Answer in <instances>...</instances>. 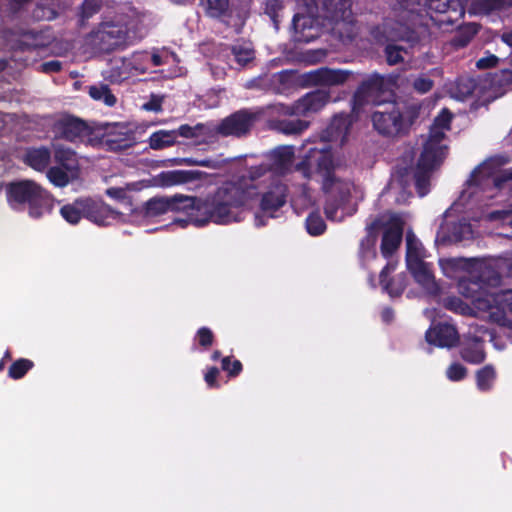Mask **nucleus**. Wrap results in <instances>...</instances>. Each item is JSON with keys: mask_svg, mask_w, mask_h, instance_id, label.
I'll use <instances>...</instances> for the list:
<instances>
[{"mask_svg": "<svg viewBox=\"0 0 512 512\" xmlns=\"http://www.w3.org/2000/svg\"><path fill=\"white\" fill-rule=\"evenodd\" d=\"M254 194L253 189L244 188L238 182H225L204 201L181 194L151 198L144 205V214L155 217L168 211H183L188 213L196 226H203L210 221L228 224L243 219L244 210Z\"/></svg>", "mask_w": 512, "mask_h": 512, "instance_id": "nucleus-1", "label": "nucleus"}, {"mask_svg": "<svg viewBox=\"0 0 512 512\" xmlns=\"http://www.w3.org/2000/svg\"><path fill=\"white\" fill-rule=\"evenodd\" d=\"M502 261H475L471 267L479 272L477 280L461 279L458 283L459 293L471 299L476 308L488 313L491 321L500 325H512V290L490 292L485 284L496 285L499 282L500 273L495 268L504 266Z\"/></svg>", "mask_w": 512, "mask_h": 512, "instance_id": "nucleus-2", "label": "nucleus"}, {"mask_svg": "<svg viewBox=\"0 0 512 512\" xmlns=\"http://www.w3.org/2000/svg\"><path fill=\"white\" fill-rule=\"evenodd\" d=\"M339 166L333 158L331 150L323 146L310 148L297 169L308 179L316 178L321 182L322 189L328 195L325 206L326 217L332 221L344 219L342 205L346 202L354 185L349 180H343L335 176L334 170Z\"/></svg>", "mask_w": 512, "mask_h": 512, "instance_id": "nucleus-3", "label": "nucleus"}, {"mask_svg": "<svg viewBox=\"0 0 512 512\" xmlns=\"http://www.w3.org/2000/svg\"><path fill=\"white\" fill-rule=\"evenodd\" d=\"M451 120L452 114L447 109H443L434 119L423 144V151L415 175V185L421 197L429 191L428 172L439 165L447 155V145L444 143V138L446 132L450 130Z\"/></svg>", "mask_w": 512, "mask_h": 512, "instance_id": "nucleus-4", "label": "nucleus"}, {"mask_svg": "<svg viewBox=\"0 0 512 512\" xmlns=\"http://www.w3.org/2000/svg\"><path fill=\"white\" fill-rule=\"evenodd\" d=\"M505 163L506 159L500 156L491 157L481 163L467 181L463 197L470 198L483 192L487 198H492L494 190L502 188L505 183L512 180V169L500 171V167Z\"/></svg>", "mask_w": 512, "mask_h": 512, "instance_id": "nucleus-5", "label": "nucleus"}, {"mask_svg": "<svg viewBox=\"0 0 512 512\" xmlns=\"http://www.w3.org/2000/svg\"><path fill=\"white\" fill-rule=\"evenodd\" d=\"M417 115L415 106L391 103L373 113L372 123L378 133L394 137L407 133Z\"/></svg>", "mask_w": 512, "mask_h": 512, "instance_id": "nucleus-6", "label": "nucleus"}, {"mask_svg": "<svg viewBox=\"0 0 512 512\" xmlns=\"http://www.w3.org/2000/svg\"><path fill=\"white\" fill-rule=\"evenodd\" d=\"M6 195L8 203L14 209L28 204L29 214L33 218L41 217L48 210V194L32 180H21L8 184Z\"/></svg>", "mask_w": 512, "mask_h": 512, "instance_id": "nucleus-7", "label": "nucleus"}, {"mask_svg": "<svg viewBox=\"0 0 512 512\" xmlns=\"http://www.w3.org/2000/svg\"><path fill=\"white\" fill-rule=\"evenodd\" d=\"M419 3L416 0H399L375 31L376 38L386 40L403 39L408 35L409 23L416 16Z\"/></svg>", "mask_w": 512, "mask_h": 512, "instance_id": "nucleus-8", "label": "nucleus"}, {"mask_svg": "<svg viewBox=\"0 0 512 512\" xmlns=\"http://www.w3.org/2000/svg\"><path fill=\"white\" fill-rule=\"evenodd\" d=\"M147 57L145 53H136L131 57H114L109 61L103 76L113 84H120L131 77L144 74L147 71L144 65Z\"/></svg>", "mask_w": 512, "mask_h": 512, "instance_id": "nucleus-9", "label": "nucleus"}, {"mask_svg": "<svg viewBox=\"0 0 512 512\" xmlns=\"http://www.w3.org/2000/svg\"><path fill=\"white\" fill-rule=\"evenodd\" d=\"M425 6L430 14L446 15L444 18L435 20L439 26L444 24L453 25L458 19L462 18L466 7V0H426ZM431 19L434 20L433 15Z\"/></svg>", "mask_w": 512, "mask_h": 512, "instance_id": "nucleus-10", "label": "nucleus"}, {"mask_svg": "<svg viewBox=\"0 0 512 512\" xmlns=\"http://www.w3.org/2000/svg\"><path fill=\"white\" fill-rule=\"evenodd\" d=\"M257 116L247 110H240L223 119L216 128L222 136L240 137L247 134Z\"/></svg>", "mask_w": 512, "mask_h": 512, "instance_id": "nucleus-11", "label": "nucleus"}, {"mask_svg": "<svg viewBox=\"0 0 512 512\" xmlns=\"http://www.w3.org/2000/svg\"><path fill=\"white\" fill-rule=\"evenodd\" d=\"M405 83L406 79L398 74H390L388 76L375 74L361 85L354 98L357 102L362 103L363 101H368V99L365 98L366 94L392 90L394 88L398 89L403 87Z\"/></svg>", "mask_w": 512, "mask_h": 512, "instance_id": "nucleus-12", "label": "nucleus"}, {"mask_svg": "<svg viewBox=\"0 0 512 512\" xmlns=\"http://www.w3.org/2000/svg\"><path fill=\"white\" fill-rule=\"evenodd\" d=\"M330 98V93L324 90L307 93L293 105L286 107L284 113L296 116H306L311 113H316L327 105Z\"/></svg>", "mask_w": 512, "mask_h": 512, "instance_id": "nucleus-13", "label": "nucleus"}, {"mask_svg": "<svg viewBox=\"0 0 512 512\" xmlns=\"http://www.w3.org/2000/svg\"><path fill=\"white\" fill-rule=\"evenodd\" d=\"M353 123L354 120L351 115L345 113L336 114L321 133V139L325 142L336 143L342 147L349 140Z\"/></svg>", "mask_w": 512, "mask_h": 512, "instance_id": "nucleus-14", "label": "nucleus"}, {"mask_svg": "<svg viewBox=\"0 0 512 512\" xmlns=\"http://www.w3.org/2000/svg\"><path fill=\"white\" fill-rule=\"evenodd\" d=\"M353 77L349 70L319 68L308 72L305 75V81L314 86H340L348 82Z\"/></svg>", "mask_w": 512, "mask_h": 512, "instance_id": "nucleus-15", "label": "nucleus"}, {"mask_svg": "<svg viewBox=\"0 0 512 512\" xmlns=\"http://www.w3.org/2000/svg\"><path fill=\"white\" fill-rule=\"evenodd\" d=\"M55 133L58 137L69 141L79 139L81 141L92 142L91 129L86 123L73 117L60 119L55 125Z\"/></svg>", "mask_w": 512, "mask_h": 512, "instance_id": "nucleus-16", "label": "nucleus"}, {"mask_svg": "<svg viewBox=\"0 0 512 512\" xmlns=\"http://www.w3.org/2000/svg\"><path fill=\"white\" fill-rule=\"evenodd\" d=\"M127 31L118 24H103L96 33L100 49L110 51L127 43Z\"/></svg>", "mask_w": 512, "mask_h": 512, "instance_id": "nucleus-17", "label": "nucleus"}, {"mask_svg": "<svg viewBox=\"0 0 512 512\" xmlns=\"http://www.w3.org/2000/svg\"><path fill=\"white\" fill-rule=\"evenodd\" d=\"M403 225L402 216L396 214L390 216L381 243V253L384 257H389L398 249L402 241Z\"/></svg>", "mask_w": 512, "mask_h": 512, "instance_id": "nucleus-18", "label": "nucleus"}, {"mask_svg": "<svg viewBox=\"0 0 512 512\" xmlns=\"http://www.w3.org/2000/svg\"><path fill=\"white\" fill-rule=\"evenodd\" d=\"M122 214L114 210L103 201L86 198L85 218L97 225H109L112 221L120 219Z\"/></svg>", "mask_w": 512, "mask_h": 512, "instance_id": "nucleus-19", "label": "nucleus"}, {"mask_svg": "<svg viewBox=\"0 0 512 512\" xmlns=\"http://www.w3.org/2000/svg\"><path fill=\"white\" fill-rule=\"evenodd\" d=\"M292 84V74L288 71H282L272 75L264 74L250 81L248 88H260L273 91L277 94L284 93Z\"/></svg>", "mask_w": 512, "mask_h": 512, "instance_id": "nucleus-20", "label": "nucleus"}, {"mask_svg": "<svg viewBox=\"0 0 512 512\" xmlns=\"http://www.w3.org/2000/svg\"><path fill=\"white\" fill-rule=\"evenodd\" d=\"M302 4L307 7L306 14L297 13L293 17V27L297 33L296 39L298 41L309 42L317 37V33L311 32V30L314 29L313 17L316 15L317 11L308 1L301 2V0H299V5Z\"/></svg>", "mask_w": 512, "mask_h": 512, "instance_id": "nucleus-21", "label": "nucleus"}, {"mask_svg": "<svg viewBox=\"0 0 512 512\" xmlns=\"http://www.w3.org/2000/svg\"><path fill=\"white\" fill-rule=\"evenodd\" d=\"M408 271L413 276L415 282L419 284L427 293L436 294L439 287L436 283L431 265L424 260L412 262L406 265Z\"/></svg>", "mask_w": 512, "mask_h": 512, "instance_id": "nucleus-22", "label": "nucleus"}, {"mask_svg": "<svg viewBox=\"0 0 512 512\" xmlns=\"http://www.w3.org/2000/svg\"><path fill=\"white\" fill-rule=\"evenodd\" d=\"M426 340L429 344L438 347L450 348L459 341L458 332L454 326L449 324H438L426 332Z\"/></svg>", "mask_w": 512, "mask_h": 512, "instance_id": "nucleus-23", "label": "nucleus"}, {"mask_svg": "<svg viewBox=\"0 0 512 512\" xmlns=\"http://www.w3.org/2000/svg\"><path fill=\"white\" fill-rule=\"evenodd\" d=\"M470 14L489 15L502 12L512 7V0H466Z\"/></svg>", "mask_w": 512, "mask_h": 512, "instance_id": "nucleus-24", "label": "nucleus"}, {"mask_svg": "<svg viewBox=\"0 0 512 512\" xmlns=\"http://www.w3.org/2000/svg\"><path fill=\"white\" fill-rule=\"evenodd\" d=\"M286 201V187L283 184L274 185L261 200V211L264 215L273 217V213L282 207Z\"/></svg>", "mask_w": 512, "mask_h": 512, "instance_id": "nucleus-25", "label": "nucleus"}, {"mask_svg": "<svg viewBox=\"0 0 512 512\" xmlns=\"http://www.w3.org/2000/svg\"><path fill=\"white\" fill-rule=\"evenodd\" d=\"M206 173L199 170H172L159 175L162 186L186 184L202 179Z\"/></svg>", "mask_w": 512, "mask_h": 512, "instance_id": "nucleus-26", "label": "nucleus"}, {"mask_svg": "<svg viewBox=\"0 0 512 512\" xmlns=\"http://www.w3.org/2000/svg\"><path fill=\"white\" fill-rule=\"evenodd\" d=\"M410 185V176L407 171L394 173L387 185L386 192L395 197L396 202L406 203L410 197L407 187Z\"/></svg>", "mask_w": 512, "mask_h": 512, "instance_id": "nucleus-27", "label": "nucleus"}, {"mask_svg": "<svg viewBox=\"0 0 512 512\" xmlns=\"http://www.w3.org/2000/svg\"><path fill=\"white\" fill-rule=\"evenodd\" d=\"M395 269L394 264H387L380 274V283L382 284L383 288L391 295V296H398L400 295L407 283V277L405 274H399L395 278H393L390 282H386V276Z\"/></svg>", "mask_w": 512, "mask_h": 512, "instance_id": "nucleus-28", "label": "nucleus"}, {"mask_svg": "<svg viewBox=\"0 0 512 512\" xmlns=\"http://www.w3.org/2000/svg\"><path fill=\"white\" fill-rule=\"evenodd\" d=\"M139 190L136 183L127 184L125 187H110L106 190V195L110 198L122 203L129 211L134 213L133 197L129 194L131 191Z\"/></svg>", "mask_w": 512, "mask_h": 512, "instance_id": "nucleus-29", "label": "nucleus"}, {"mask_svg": "<svg viewBox=\"0 0 512 512\" xmlns=\"http://www.w3.org/2000/svg\"><path fill=\"white\" fill-rule=\"evenodd\" d=\"M51 154L47 148L29 149L24 157L25 163L37 171L45 170L50 163Z\"/></svg>", "mask_w": 512, "mask_h": 512, "instance_id": "nucleus-30", "label": "nucleus"}, {"mask_svg": "<svg viewBox=\"0 0 512 512\" xmlns=\"http://www.w3.org/2000/svg\"><path fill=\"white\" fill-rule=\"evenodd\" d=\"M426 257L425 249L422 243L412 232H407L406 235V265L412 262L424 260Z\"/></svg>", "mask_w": 512, "mask_h": 512, "instance_id": "nucleus-31", "label": "nucleus"}, {"mask_svg": "<svg viewBox=\"0 0 512 512\" xmlns=\"http://www.w3.org/2000/svg\"><path fill=\"white\" fill-rule=\"evenodd\" d=\"M86 198L77 199L73 203L64 205L60 209L61 216L70 224H77L85 217Z\"/></svg>", "mask_w": 512, "mask_h": 512, "instance_id": "nucleus-32", "label": "nucleus"}, {"mask_svg": "<svg viewBox=\"0 0 512 512\" xmlns=\"http://www.w3.org/2000/svg\"><path fill=\"white\" fill-rule=\"evenodd\" d=\"M54 150V157L56 162L59 163L65 170L70 172L72 176H75V171L78 168L75 153L71 149L64 148L60 145H54Z\"/></svg>", "mask_w": 512, "mask_h": 512, "instance_id": "nucleus-33", "label": "nucleus"}, {"mask_svg": "<svg viewBox=\"0 0 512 512\" xmlns=\"http://www.w3.org/2000/svg\"><path fill=\"white\" fill-rule=\"evenodd\" d=\"M88 94L95 101H102L105 105L112 107L116 104V97L110 88L105 84L92 85L88 88Z\"/></svg>", "mask_w": 512, "mask_h": 512, "instance_id": "nucleus-34", "label": "nucleus"}, {"mask_svg": "<svg viewBox=\"0 0 512 512\" xmlns=\"http://www.w3.org/2000/svg\"><path fill=\"white\" fill-rule=\"evenodd\" d=\"M176 131L159 130L154 132L149 138V146L154 149H162L173 145L176 142Z\"/></svg>", "mask_w": 512, "mask_h": 512, "instance_id": "nucleus-35", "label": "nucleus"}, {"mask_svg": "<svg viewBox=\"0 0 512 512\" xmlns=\"http://www.w3.org/2000/svg\"><path fill=\"white\" fill-rule=\"evenodd\" d=\"M443 273L449 278H458L459 273L468 267L467 260L463 258H448L439 261Z\"/></svg>", "mask_w": 512, "mask_h": 512, "instance_id": "nucleus-36", "label": "nucleus"}, {"mask_svg": "<svg viewBox=\"0 0 512 512\" xmlns=\"http://www.w3.org/2000/svg\"><path fill=\"white\" fill-rule=\"evenodd\" d=\"M377 241V234L373 227L367 228V235L361 240L360 243V256L363 260L374 258L376 256L375 244Z\"/></svg>", "mask_w": 512, "mask_h": 512, "instance_id": "nucleus-37", "label": "nucleus"}, {"mask_svg": "<svg viewBox=\"0 0 512 512\" xmlns=\"http://www.w3.org/2000/svg\"><path fill=\"white\" fill-rule=\"evenodd\" d=\"M309 123L300 119H290L279 121L276 125V129L287 135L299 134L306 130Z\"/></svg>", "mask_w": 512, "mask_h": 512, "instance_id": "nucleus-38", "label": "nucleus"}, {"mask_svg": "<svg viewBox=\"0 0 512 512\" xmlns=\"http://www.w3.org/2000/svg\"><path fill=\"white\" fill-rule=\"evenodd\" d=\"M495 370L493 366L487 365L477 372V386L482 391H487L491 388L495 380Z\"/></svg>", "mask_w": 512, "mask_h": 512, "instance_id": "nucleus-39", "label": "nucleus"}, {"mask_svg": "<svg viewBox=\"0 0 512 512\" xmlns=\"http://www.w3.org/2000/svg\"><path fill=\"white\" fill-rule=\"evenodd\" d=\"M232 56L235 62L243 67L254 59V51L248 45H235L232 48Z\"/></svg>", "mask_w": 512, "mask_h": 512, "instance_id": "nucleus-40", "label": "nucleus"}, {"mask_svg": "<svg viewBox=\"0 0 512 512\" xmlns=\"http://www.w3.org/2000/svg\"><path fill=\"white\" fill-rule=\"evenodd\" d=\"M47 177L54 185L63 187L69 183L70 178L73 176L67 170L64 171L59 167H52L48 170Z\"/></svg>", "mask_w": 512, "mask_h": 512, "instance_id": "nucleus-41", "label": "nucleus"}, {"mask_svg": "<svg viewBox=\"0 0 512 512\" xmlns=\"http://www.w3.org/2000/svg\"><path fill=\"white\" fill-rule=\"evenodd\" d=\"M275 161L280 168H287L291 165L294 157V150L291 146H284L273 152Z\"/></svg>", "mask_w": 512, "mask_h": 512, "instance_id": "nucleus-42", "label": "nucleus"}, {"mask_svg": "<svg viewBox=\"0 0 512 512\" xmlns=\"http://www.w3.org/2000/svg\"><path fill=\"white\" fill-rule=\"evenodd\" d=\"M306 228L309 234L317 236L325 231L326 225L318 213H311L306 219Z\"/></svg>", "mask_w": 512, "mask_h": 512, "instance_id": "nucleus-43", "label": "nucleus"}, {"mask_svg": "<svg viewBox=\"0 0 512 512\" xmlns=\"http://www.w3.org/2000/svg\"><path fill=\"white\" fill-rule=\"evenodd\" d=\"M208 14L212 17L223 15L229 7V0H203Z\"/></svg>", "mask_w": 512, "mask_h": 512, "instance_id": "nucleus-44", "label": "nucleus"}, {"mask_svg": "<svg viewBox=\"0 0 512 512\" xmlns=\"http://www.w3.org/2000/svg\"><path fill=\"white\" fill-rule=\"evenodd\" d=\"M184 163L188 165H197V166H203L211 169H221L224 167L227 163V159H193V158H186L184 159Z\"/></svg>", "mask_w": 512, "mask_h": 512, "instance_id": "nucleus-45", "label": "nucleus"}, {"mask_svg": "<svg viewBox=\"0 0 512 512\" xmlns=\"http://www.w3.org/2000/svg\"><path fill=\"white\" fill-rule=\"evenodd\" d=\"M406 50L398 45H387L385 48V55L389 65H395L404 60Z\"/></svg>", "mask_w": 512, "mask_h": 512, "instance_id": "nucleus-46", "label": "nucleus"}, {"mask_svg": "<svg viewBox=\"0 0 512 512\" xmlns=\"http://www.w3.org/2000/svg\"><path fill=\"white\" fill-rule=\"evenodd\" d=\"M462 357L471 363L479 364L485 359V353L482 347L476 344L473 347H466L463 349Z\"/></svg>", "mask_w": 512, "mask_h": 512, "instance_id": "nucleus-47", "label": "nucleus"}, {"mask_svg": "<svg viewBox=\"0 0 512 512\" xmlns=\"http://www.w3.org/2000/svg\"><path fill=\"white\" fill-rule=\"evenodd\" d=\"M33 363L27 359H20L14 362L9 368V376L14 379H19L25 375V373L31 369Z\"/></svg>", "mask_w": 512, "mask_h": 512, "instance_id": "nucleus-48", "label": "nucleus"}, {"mask_svg": "<svg viewBox=\"0 0 512 512\" xmlns=\"http://www.w3.org/2000/svg\"><path fill=\"white\" fill-rule=\"evenodd\" d=\"M472 236V226L465 221H461L453 227L452 240L454 241L466 240L471 238Z\"/></svg>", "mask_w": 512, "mask_h": 512, "instance_id": "nucleus-49", "label": "nucleus"}, {"mask_svg": "<svg viewBox=\"0 0 512 512\" xmlns=\"http://www.w3.org/2000/svg\"><path fill=\"white\" fill-rule=\"evenodd\" d=\"M204 129L205 126L202 124L196 125L194 127H191L189 125H182L178 128V130L175 131L177 133V136H182L185 138H194L200 136Z\"/></svg>", "mask_w": 512, "mask_h": 512, "instance_id": "nucleus-50", "label": "nucleus"}, {"mask_svg": "<svg viewBox=\"0 0 512 512\" xmlns=\"http://www.w3.org/2000/svg\"><path fill=\"white\" fill-rule=\"evenodd\" d=\"M433 81L426 75H421L414 79L413 88L418 93L424 94L430 91L433 87Z\"/></svg>", "mask_w": 512, "mask_h": 512, "instance_id": "nucleus-51", "label": "nucleus"}, {"mask_svg": "<svg viewBox=\"0 0 512 512\" xmlns=\"http://www.w3.org/2000/svg\"><path fill=\"white\" fill-rule=\"evenodd\" d=\"M100 0H85L82 4V17L89 18L100 9Z\"/></svg>", "mask_w": 512, "mask_h": 512, "instance_id": "nucleus-52", "label": "nucleus"}, {"mask_svg": "<svg viewBox=\"0 0 512 512\" xmlns=\"http://www.w3.org/2000/svg\"><path fill=\"white\" fill-rule=\"evenodd\" d=\"M447 377L452 381H459L466 375V369L460 364H452L447 369Z\"/></svg>", "mask_w": 512, "mask_h": 512, "instance_id": "nucleus-53", "label": "nucleus"}, {"mask_svg": "<svg viewBox=\"0 0 512 512\" xmlns=\"http://www.w3.org/2000/svg\"><path fill=\"white\" fill-rule=\"evenodd\" d=\"M41 45V43L36 41V37L33 33L27 32L22 35V39L19 42L17 48L19 49H27L30 47H37Z\"/></svg>", "mask_w": 512, "mask_h": 512, "instance_id": "nucleus-54", "label": "nucleus"}, {"mask_svg": "<svg viewBox=\"0 0 512 512\" xmlns=\"http://www.w3.org/2000/svg\"><path fill=\"white\" fill-rule=\"evenodd\" d=\"M163 97L152 95L148 102L143 105V109L147 111L160 112L162 111Z\"/></svg>", "mask_w": 512, "mask_h": 512, "instance_id": "nucleus-55", "label": "nucleus"}, {"mask_svg": "<svg viewBox=\"0 0 512 512\" xmlns=\"http://www.w3.org/2000/svg\"><path fill=\"white\" fill-rule=\"evenodd\" d=\"M222 368L223 370L228 371L230 375L234 376L241 371L242 365L238 360L231 363L230 359L226 357L222 360Z\"/></svg>", "mask_w": 512, "mask_h": 512, "instance_id": "nucleus-56", "label": "nucleus"}, {"mask_svg": "<svg viewBox=\"0 0 512 512\" xmlns=\"http://www.w3.org/2000/svg\"><path fill=\"white\" fill-rule=\"evenodd\" d=\"M197 337L199 339L200 345L207 347L212 344L213 341V333L210 329L203 327L198 330Z\"/></svg>", "mask_w": 512, "mask_h": 512, "instance_id": "nucleus-57", "label": "nucleus"}, {"mask_svg": "<svg viewBox=\"0 0 512 512\" xmlns=\"http://www.w3.org/2000/svg\"><path fill=\"white\" fill-rule=\"evenodd\" d=\"M498 60H499L498 57H496L495 55L491 54V55H488V56L480 58L476 62V66L479 69L491 68V67L496 66Z\"/></svg>", "mask_w": 512, "mask_h": 512, "instance_id": "nucleus-58", "label": "nucleus"}, {"mask_svg": "<svg viewBox=\"0 0 512 512\" xmlns=\"http://www.w3.org/2000/svg\"><path fill=\"white\" fill-rule=\"evenodd\" d=\"M41 71L50 73V72H57L61 69V62L57 60L48 61L43 64H41Z\"/></svg>", "mask_w": 512, "mask_h": 512, "instance_id": "nucleus-59", "label": "nucleus"}, {"mask_svg": "<svg viewBox=\"0 0 512 512\" xmlns=\"http://www.w3.org/2000/svg\"><path fill=\"white\" fill-rule=\"evenodd\" d=\"M448 307L462 314H465L469 309L467 306L463 305L459 299H451L448 303Z\"/></svg>", "mask_w": 512, "mask_h": 512, "instance_id": "nucleus-60", "label": "nucleus"}, {"mask_svg": "<svg viewBox=\"0 0 512 512\" xmlns=\"http://www.w3.org/2000/svg\"><path fill=\"white\" fill-rule=\"evenodd\" d=\"M219 374V371L216 367L210 368L207 373L205 374V381L209 386H215L216 385V378Z\"/></svg>", "mask_w": 512, "mask_h": 512, "instance_id": "nucleus-61", "label": "nucleus"}, {"mask_svg": "<svg viewBox=\"0 0 512 512\" xmlns=\"http://www.w3.org/2000/svg\"><path fill=\"white\" fill-rule=\"evenodd\" d=\"M35 16L40 19H47L50 20L55 17L54 12L50 9L44 10L40 7H38L35 10Z\"/></svg>", "mask_w": 512, "mask_h": 512, "instance_id": "nucleus-62", "label": "nucleus"}, {"mask_svg": "<svg viewBox=\"0 0 512 512\" xmlns=\"http://www.w3.org/2000/svg\"><path fill=\"white\" fill-rule=\"evenodd\" d=\"M502 41L512 47V26L506 27L501 35Z\"/></svg>", "mask_w": 512, "mask_h": 512, "instance_id": "nucleus-63", "label": "nucleus"}, {"mask_svg": "<svg viewBox=\"0 0 512 512\" xmlns=\"http://www.w3.org/2000/svg\"><path fill=\"white\" fill-rule=\"evenodd\" d=\"M508 218H510V213L507 211H495L488 215L489 220H496V219L506 220Z\"/></svg>", "mask_w": 512, "mask_h": 512, "instance_id": "nucleus-64", "label": "nucleus"}]
</instances>
